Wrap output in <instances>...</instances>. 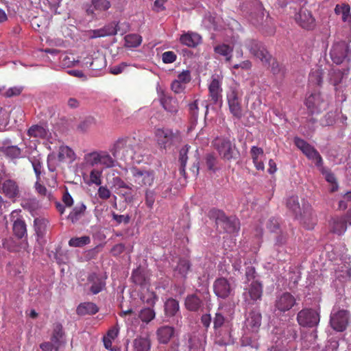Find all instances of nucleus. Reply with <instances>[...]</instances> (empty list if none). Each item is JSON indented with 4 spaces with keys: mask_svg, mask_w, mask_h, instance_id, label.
I'll list each match as a JSON object with an SVG mask.
<instances>
[{
    "mask_svg": "<svg viewBox=\"0 0 351 351\" xmlns=\"http://www.w3.org/2000/svg\"><path fill=\"white\" fill-rule=\"evenodd\" d=\"M91 3L94 8L99 11H106L111 6L108 0H91Z\"/></svg>",
    "mask_w": 351,
    "mask_h": 351,
    "instance_id": "bf43d9fd",
    "label": "nucleus"
},
{
    "mask_svg": "<svg viewBox=\"0 0 351 351\" xmlns=\"http://www.w3.org/2000/svg\"><path fill=\"white\" fill-rule=\"evenodd\" d=\"M306 106L311 114L319 113L327 107V102L319 93L310 95L306 99Z\"/></svg>",
    "mask_w": 351,
    "mask_h": 351,
    "instance_id": "2eb2a0df",
    "label": "nucleus"
},
{
    "mask_svg": "<svg viewBox=\"0 0 351 351\" xmlns=\"http://www.w3.org/2000/svg\"><path fill=\"white\" fill-rule=\"evenodd\" d=\"M217 161V156L213 153L207 154L205 156V162L207 168L213 172H215L217 169L216 167Z\"/></svg>",
    "mask_w": 351,
    "mask_h": 351,
    "instance_id": "13d9d810",
    "label": "nucleus"
},
{
    "mask_svg": "<svg viewBox=\"0 0 351 351\" xmlns=\"http://www.w3.org/2000/svg\"><path fill=\"white\" fill-rule=\"evenodd\" d=\"M156 313L152 308H145L139 313V317L143 322L148 323L155 317Z\"/></svg>",
    "mask_w": 351,
    "mask_h": 351,
    "instance_id": "4d7b16f0",
    "label": "nucleus"
},
{
    "mask_svg": "<svg viewBox=\"0 0 351 351\" xmlns=\"http://www.w3.org/2000/svg\"><path fill=\"white\" fill-rule=\"evenodd\" d=\"M149 277L150 274L148 271L138 267L133 271L131 278L134 284L144 289L147 288L150 285Z\"/></svg>",
    "mask_w": 351,
    "mask_h": 351,
    "instance_id": "4be33fe9",
    "label": "nucleus"
},
{
    "mask_svg": "<svg viewBox=\"0 0 351 351\" xmlns=\"http://www.w3.org/2000/svg\"><path fill=\"white\" fill-rule=\"evenodd\" d=\"M36 155L29 156V160L32 165L37 180H39L42 173V162L40 155L37 152H36Z\"/></svg>",
    "mask_w": 351,
    "mask_h": 351,
    "instance_id": "37998d69",
    "label": "nucleus"
},
{
    "mask_svg": "<svg viewBox=\"0 0 351 351\" xmlns=\"http://www.w3.org/2000/svg\"><path fill=\"white\" fill-rule=\"evenodd\" d=\"M262 295V283L258 280H253L250 284L245 285L243 293V298L246 304L252 305L258 300H261Z\"/></svg>",
    "mask_w": 351,
    "mask_h": 351,
    "instance_id": "1a4fd4ad",
    "label": "nucleus"
},
{
    "mask_svg": "<svg viewBox=\"0 0 351 351\" xmlns=\"http://www.w3.org/2000/svg\"><path fill=\"white\" fill-rule=\"evenodd\" d=\"M189 148H190V146L185 145L180 151L179 161H180V165H181V167H180V173H185V167H186L187 160H188L187 154H188Z\"/></svg>",
    "mask_w": 351,
    "mask_h": 351,
    "instance_id": "6e6d98bb",
    "label": "nucleus"
},
{
    "mask_svg": "<svg viewBox=\"0 0 351 351\" xmlns=\"http://www.w3.org/2000/svg\"><path fill=\"white\" fill-rule=\"evenodd\" d=\"M21 205L23 209L27 210L32 213L36 211L40 208L39 202L35 197L24 198L22 200Z\"/></svg>",
    "mask_w": 351,
    "mask_h": 351,
    "instance_id": "4c0bfd02",
    "label": "nucleus"
},
{
    "mask_svg": "<svg viewBox=\"0 0 351 351\" xmlns=\"http://www.w3.org/2000/svg\"><path fill=\"white\" fill-rule=\"evenodd\" d=\"M158 340L160 343H167L174 335V328L169 326L160 327L156 332Z\"/></svg>",
    "mask_w": 351,
    "mask_h": 351,
    "instance_id": "cd10ccee",
    "label": "nucleus"
},
{
    "mask_svg": "<svg viewBox=\"0 0 351 351\" xmlns=\"http://www.w3.org/2000/svg\"><path fill=\"white\" fill-rule=\"evenodd\" d=\"M12 230L14 234L18 239L26 238L27 236V226L24 220L13 223Z\"/></svg>",
    "mask_w": 351,
    "mask_h": 351,
    "instance_id": "ea45409f",
    "label": "nucleus"
},
{
    "mask_svg": "<svg viewBox=\"0 0 351 351\" xmlns=\"http://www.w3.org/2000/svg\"><path fill=\"white\" fill-rule=\"evenodd\" d=\"M322 78L323 72L319 68L313 69L309 74V82L315 85L320 86L322 83Z\"/></svg>",
    "mask_w": 351,
    "mask_h": 351,
    "instance_id": "5fc2aeb1",
    "label": "nucleus"
},
{
    "mask_svg": "<svg viewBox=\"0 0 351 351\" xmlns=\"http://www.w3.org/2000/svg\"><path fill=\"white\" fill-rule=\"evenodd\" d=\"M320 319L319 313L312 308L301 310L297 315L298 324L303 327L312 328L316 326Z\"/></svg>",
    "mask_w": 351,
    "mask_h": 351,
    "instance_id": "9b49d317",
    "label": "nucleus"
},
{
    "mask_svg": "<svg viewBox=\"0 0 351 351\" xmlns=\"http://www.w3.org/2000/svg\"><path fill=\"white\" fill-rule=\"evenodd\" d=\"M294 143L309 159L313 160L317 167H322V158L318 152L303 139L295 137Z\"/></svg>",
    "mask_w": 351,
    "mask_h": 351,
    "instance_id": "4468645a",
    "label": "nucleus"
},
{
    "mask_svg": "<svg viewBox=\"0 0 351 351\" xmlns=\"http://www.w3.org/2000/svg\"><path fill=\"white\" fill-rule=\"evenodd\" d=\"M236 285L232 279L223 277L217 278L213 283V291L218 298L227 299L234 295Z\"/></svg>",
    "mask_w": 351,
    "mask_h": 351,
    "instance_id": "0eeeda50",
    "label": "nucleus"
},
{
    "mask_svg": "<svg viewBox=\"0 0 351 351\" xmlns=\"http://www.w3.org/2000/svg\"><path fill=\"white\" fill-rule=\"evenodd\" d=\"M90 243V238L88 236L81 237H73L69 241V245L74 247H82Z\"/></svg>",
    "mask_w": 351,
    "mask_h": 351,
    "instance_id": "09e8293b",
    "label": "nucleus"
},
{
    "mask_svg": "<svg viewBox=\"0 0 351 351\" xmlns=\"http://www.w3.org/2000/svg\"><path fill=\"white\" fill-rule=\"evenodd\" d=\"M232 51H233V48L226 44H220V45H216L214 47V51L216 53H217L221 56H223L226 59V61L229 63H230V61L232 59Z\"/></svg>",
    "mask_w": 351,
    "mask_h": 351,
    "instance_id": "c9c22d12",
    "label": "nucleus"
},
{
    "mask_svg": "<svg viewBox=\"0 0 351 351\" xmlns=\"http://www.w3.org/2000/svg\"><path fill=\"white\" fill-rule=\"evenodd\" d=\"M49 221L44 217H36L34 221V230L39 237H43L46 232Z\"/></svg>",
    "mask_w": 351,
    "mask_h": 351,
    "instance_id": "72a5a7b5",
    "label": "nucleus"
},
{
    "mask_svg": "<svg viewBox=\"0 0 351 351\" xmlns=\"http://www.w3.org/2000/svg\"><path fill=\"white\" fill-rule=\"evenodd\" d=\"M190 268L189 262L187 260H180L176 269L174 275L181 278H185Z\"/></svg>",
    "mask_w": 351,
    "mask_h": 351,
    "instance_id": "c03bdc74",
    "label": "nucleus"
},
{
    "mask_svg": "<svg viewBox=\"0 0 351 351\" xmlns=\"http://www.w3.org/2000/svg\"><path fill=\"white\" fill-rule=\"evenodd\" d=\"M330 56L334 63L339 64L345 60H350L351 49L345 41H339L333 44Z\"/></svg>",
    "mask_w": 351,
    "mask_h": 351,
    "instance_id": "9d476101",
    "label": "nucleus"
},
{
    "mask_svg": "<svg viewBox=\"0 0 351 351\" xmlns=\"http://www.w3.org/2000/svg\"><path fill=\"white\" fill-rule=\"evenodd\" d=\"M60 62L64 67H71L74 66L78 61H75L72 56L64 53L60 55Z\"/></svg>",
    "mask_w": 351,
    "mask_h": 351,
    "instance_id": "052dcab7",
    "label": "nucleus"
},
{
    "mask_svg": "<svg viewBox=\"0 0 351 351\" xmlns=\"http://www.w3.org/2000/svg\"><path fill=\"white\" fill-rule=\"evenodd\" d=\"M335 13L337 15H341L342 21L348 23L351 29V12L350 7L347 3L337 4L335 8Z\"/></svg>",
    "mask_w": 351,
    "mask_h": 351,
    "instance_id": "bb28decb",
    "label": "nucleus"
},
{
    "mask_svg": "<svg viewBox=\"0 0 351 351\" xmlns=\"http://www.w3.org/2000/svg\"><path fill=\"white\" fill-rule=\"evenodd\" d=\"M133 346L135 351H148L150 349V340L148 337H138L134 340Z\"/></svg>",
    "mask_w": 351,
    "mask_h": 351,
    "instance_id": "e433bc0d",
    "label": "nucleus"
},
{
    "mask_svg": "<svg viewBox=\"0 0 351 351\" xmlns=\"http://www.w3.org/2000/svg\"><path fill=\"white\" fill-rule=\"evenodd\" d=\"M157 143L160 148L165 149L172 143L174 134L173 131L168 128H158L154 132Z\"/></svg>",
    "mask_w": 351,
    "mask_h": 351,
    "instance_id": "a211bd4d",
    "label": "nucleus"
},
{
    "mask_svg": "<svg viewBox=\"0 0 351 351\" xmlns=\"http://www.w3.org/2000/svg\"><path fill=\"white\" fill-rule=\"evenodd\" d=\"M245 45L252 55L259 59L263 64H269L271 56L261 43L252 39L246 40Z\"/></svg>",
    "mask_w": 351,
    "mask_h": 351,
    "instance_id": "f8f14e48",
    "label": "nucleus"
},
{
    "mask_svg": "<svg viewBox=\"0 0 351 351\" xmlns=\"http://www.w3.org/2000/svg\"><path fill=\"white\" fill-rule=\"evenodd\" d=\"M222 77L213 75L208 84V96L213 104H222Z\"/></svg>",
    "mask_w": 351,
    "mask_h": 351,
    "instance_id": "ddd939ff",
    "label": "nucleus"
},
{
    "mask_svg": "<svg viewBox=\"0 0 351 351\" xmlns=\"http://www.w3.org/2000/svg\"><path fill=\"white\" fill-rule=\"evenodd\" d=\"M101 171L97 169H93L90 173V182L96 185H101Z\"/></svg>",
    "mask_w": 351,
    "mask_h": 351,
    "instance_id": "e2e57ef3",
    "label": "nucleus"
},
{
    "mask_svg": "<svg viewBox=\"0 0 351 351\" xmlns=\"http://www.w3.org/2000/svg\"><path fill=\"white\" fill-rule=\"evenodd\" d=\"M248 332H249L246 330L245 335L242 337L241 345L243 346H250L251 348L257 349L258 344L256 341L255 333H252V335H250Z\"/></svg>",
    "mask_w": 351,
    "mask_h": 351,
    "instance_id": "49530a36",
    "label": "nucleus"
},
{
    "mask_svg": "<svg viewBox=\"0 0 351 351\" xmlns=\"http://www.w3.org/2000/svg\"><path fill=\"white\" fill-rule=\"evenodd\" d=\"M227 328V331L229 330V321L226 318L223 314L222 308H219L217 312L215 313V316L213 319V327L216 331V333H219V330L223 327Z\"/></svg>",
    "mask_w": 351,
    "mask_h": 351,
    "instance_id": "c85d7f7f",
    "label": "nucleus"
},
{
    "mask_svg": "<svg viewBox=\"0 0 351 351\" xmlns=\"http://www.w3.org/2000/svg\"><path fill=\"white\" fill-rule=\"evenodd\" d=\"M88 282L90 284V290L93 294H97L104 288L105 280L95 273L90 274L88 277Z\"/></svg>",
    "mask_w": 351,
    "mask_h": 351,
    "instance_id": "393cba45",
    "label": "nucleus"
},
{
    "mask_svg": "<svg viewBox=\"0 0 351 351\" xmlns=\"http://www.w3.org/2000/svg\"><path fill=\"white\" fill-rule=\"evenodd\" d=\"M330 228L332 232L341 235L347 230V226L342 217H335L330 222Z\"/></svg>",
    "mask_w": 351,
    "mask_h": 351,
    "instance_id": "7c9ffc66",
    "label": "nucleus"
},
{
    "mask_svg": "<svg viewBox=\"0 0 351 351\" xmlns=\"http://www.w3.org/2000/svg\"><path fill=\"white\" fill-rule=\"evenodd\" d=\"M287 206L293 212L295 218L300 219V221L304 224L306 223L304 218L311 216V205L303 199L301 206L298 196H291L288 198Z\"/></svg>",
    "mask_w": 351,
    "mask_h": 351,
    "instance_id": "423d86ee",
    "label": "nucleus"
},
{
    "mask_svg": "<svg viewBox=\"0 0 351 351\" xmlns=\"http://www.w3.org/2000/svg\"><path fill=\"white\" fill-rule=\"evenodd\" d=\"M121 26L119 23H112L102 29L94 32V37H104L106 36L115 35L120 32Z\"/></svg>",
    "mask_w": 351,
    "mask_h": 351,
    "instance_id": "c756f323",
    "label": "nucleus"
},
{
    "mask_svg": "<svg viewBox=\"0 0 351 351\" xmlns=\"http://www.w3.org/2000/svg\"><path fill=\"white\" fill-rule=\"evenodd\" d=\"M212 144L221 159L230 160L235 158L236 146L229 138L217 137Z\"/></svg>",
    "mask_w": 351,
    "mask_h": 351,
    "instance_id": "39448f33",
    "label": "nucleus"
},
{
    "mask_svg": "<svg viewBox=\"0 0 351 351\" xmlns=\"http://www.w3.org/2000/svg\"><path fill=\"white\" fill-rule=\"evenodd\" d=\"M184 305L190 311H197L202 307V302L197 295L192 294L186 298Z\"/></svg>",
    "mask_w": 351,
    "mask_h": 351,
    "instance_id": "473e14b6",
    "label": "nucleus"
},
{
    "mask_svg": "<svg viewBox=\"0 0 351 351\" xmlns=\"http://www.w3.org/2000/svg\"><path fill=\"white\" fill-rule=\"evenodd\" d=\"M140 298L144 304L151 306H154L158 300L156 294L154 291H150L148 287L146 291L141 293Z\"/></svg>",
    "mask_w": 351,
    "mask_h": 351,
    "instance_id": "a19ab883",
    "label": "nucleus"
},
{
    "mask_svg": "<svg viewBox=\"0 0 351 351\" xmlns=\"http://www.w3.org/2000/svg\"><path fill=\"white\" fill-rule=\"evenodd\" d=\"M177 59V56L175 52L167 51L162 54V62L165 64H170L174 62Z\"/></svg>",
    "mask_w": 351,
    "mask_h": 351,
    "instance_id": "0e129e2a",
    "label": "nucleus"
},
{
    "mask_svg": "<svg viewBox=\"0 0 351 351\" xmlns=\"http://www.w3.org/2000/svg\"><path fill=\"white\" fill-rule=\"evenodd\" d=\"M99 154L100 152H91L86 154L84 160L86 162L91 166L99 165Z\"/></svg>",
    "mask_w": 351,
    "mask_h": 351,
    "instance_id": "680f3d73",
    "label": "nucleus"
},
{
    "mask_svg": "<svg viewBox=\"0 0 351 351\" xmlns=\"http://www.w3.org/2000/svg\"><path fill=\"white\" fill-rule=\"evenodd\" d=\"M0 188L2 193L10 199L15 198L19 195V188L17 183L14 180H1Z\"/></svg>",
    "mask_w": 351,
    "mask_h": 351,
    "instance_id": "412c9836",
    "label": "nucleus"
},
{
    "mask_svg": "<svg viewBox=\"0 0 351 351\" xmlns=\"http://www.w3.org/2000/svg\"><path fill=\"white\" fill-rule=\"evenodd\" d=\"M261 314L258 311H252L247 315L245 328L249 332L256 333L261 324Z\"/></svg>",
    "mask_w": 351,
    "mask_h": 351,
    "instance_id": "aec40b11",
    "label": "nucleus"
},
{
    "mask_svg": "<svg viewBox=\"0 0 351 351\" xmlns=\"http://www.w3.org/2000/svg\"><path fill=\"white\" fill-rule=\"evenodd\" d=\"M296 22L304 29H311L315 27V19L306 8H301L295 14Z\"/></svg>",
    "mask_w": 351,
    "mask_h": 351,
    "instance_id": "6ab92c4d",
    "label": "nucleus"
},
{
    "mask_svg": "<svg viewBox=\"0 0 351 351\" xmlns=\"http://www.w3.org/2000/svg\"><path fill=\"white\" fill-rule=\"evenodd\" d=\"M5 156L11 158H18L21 156V150L16 145L3 146L0 149Z\"/></svg>",
    "mask_w": 351,
    "mask_h": 351,
    "instance_id": "a18cd8bd",
    "label": "nucleus"
},
{
    "mask_svg": "<svg viewBox=\"0 0 351 351\" xmlns=\"http://www.w3.org/2000/svg\"><path fill=\"white\" fill-rule=\"evenodd\" d=\"M180 40L182 44L187 47H195L201 43L202 37L197 33L189 32L182 34Z\"/></svg>",
    "mask_w": 351,
    "mask_h": 351,
    "instance_id": "a878e982",
    "label": "nucleus"
},
{
    "mask_svg": "<svg viewBox=\"0 0 351 351\" xmlns=\"http://www.w3.org/2000/svg\"><path fill=\"white\" fill-rule=\"evenodd\" d=\"M274 335L272 341L274 343L269 348V351H294L296 348L295 339L296 333L293 328H288L287 335L285 331L276 328L274 332Z\"/></svg>",
    "mask_w": 351,
    "mask_h": 351,
    "instance_id": "f257e3e1",
    "label": "nucleus"
},
{
    "mask_svg": "<svg viewBox=\"0 0 351 351\" xmlns=\"http://www.w3.org/2000/svg\"><path fill=\"white\" fill-rule=\"evenodd\" d=\"M208 217L215 219L216 225L221 226L226 232L234 234L240 228V223L235 217H227L224 213L220 210L213 208L209 211Z\"/></svg>",
    "mask_w": 351,
    "mask_h": 351,
    "instance_id": "7ed1b4c3",
    "label": "nucleus"
},
{
    "mask_svg": "<svg viewBox=\"0 0 351 351\" xmlns=\"http://www.w3.org/2000/svg\"><path fill=\"white\" fill-rule=\"evenodd\" d=\"M160 102L166 111L171 113L178 111V103L175 99L164 96L160 99Z\"/></svg>",
    "mask_w": 351,
    "mask_h": 351,
    "instance_id": "58836bf2",
    "label": "nucleus"
},
{
    "mask_svg": "<svg viewBox=\"0 0 351 351\" xmlns=\"http://www.w3.org/2000/svg\"><path fill=\"white\" fill-rule=\"evenodd\" d=\"M295 304V297L290 293L285 292L276 297L275 308L276 311L285 313L289 311Z\"/></svg>",
    "mask_w": 351,
    "mask_h": 351,
    "instance_id": "f3484780",
    "label": "nucleus"
},
{
    "mask_svg": "<svg viewBox=\"0 0 351 351\" xmlns=\"http://www.w3.org/2000/svg\"><path fill=\"white\" fill-rule=\"evenodd\" d=\"M28 135L36 138H44L47 136V130L43 126L33 125L27 131Z\"/></svg>",
    "mask_w": 351,
    "mask_h": 351,
    "instance_id": "de8ad7c7",
    "label": "nucleus"
},
{
    "mask_svg": "<svg viewBox=\"0 0 351 351\" xmlns=\"http://www.w3.org/2000/svg\"><path fill=\"white\" fill-rule=\"evenodd\" d=\"M95 119L93 117H86L84 121H82L80 125H79V128L82 130V131H86V130H88L90 127H91L92 125H93L95 124Z\"/></svg>",
    "mask_w": 351,
    "mask_h": 351,
    "instance_id": "774afa93",
    "label": "nucleus"
},
{
    "mask_svg": "<svg viewBox=\"0 0 351 351\" xmlns=\"http://www.w3.org/2000/svg\"><path fill=\"white\" fill-rule=\"evenodd\" d=\"M50 341L53 345V350L55 351H59L61 348L64 347L65 344V339L61 324H54Z\"/></svg>",
    "mask_w": 351,
    "mask_h": 351,
    "instance_id": "5701e85b",
    "label": "nucleus"
},
{
    "mask_svg": "<svg viewBox=\"0 0 351 351\" xmlns=\"http://www.w3.org/2000/svg\"><path fill=\"white\" fill-rule=\"evenodd\" d=\"M176 80L186 86L191 80V72L189 70L182 71L178 75Z\"/></svg>",
    "mask_w": 351,
    "mask_h": 351,
    "instance_id": "69168bd1",
    "label": "nucleus"
},
{
    "mask_svg": "<svg viewBox=\"0 0 351 351\" xmlns=\"http://www.w3.org/2000/svg\"><path fill=\"white\" fill-rule=\"evenodd\" d=\"M84 64L93 71H99L106 66V60L104 54L97 53L93 58H86Z\"/></svg>",
    "mask_w": 351,
    "mask_h": 351,
    "instance_id": "b1692460",
    "label": "nucleus"
},
{
    "mask_svg": "<svg viewBox=\"0 0 351 351\" xmlns=\"http://www.w3.org/2000/svg\"><path fill=\"white\" fill-rule=\"evenodd\" d=\"M116 160L106 152H100L99 165L106 168L112 167L115 165Z\"/></svg>",
    "mask_w": 351,
    "mask_h": 351,
    "instance_id": "864d4df0",
    "label": "nucleus"
},
{
    "mask_svg": "<svg viewBox=\"0 0 351 351\" xmlns=\"http://www.w3.org/2000/svg\"><path fill=\"white\" fill-rule=\"evenodd\" d=\"M125 42L128 47H136L141 44L142 38L138 34H132L125 36Z\"/></svg>",
    "mask_w": 351,
    "mask_h": 351,
    "instance_id": "603ef678",
    "label": "nucleus"
},
{
    "mask_svg": "<svg viewBox=\"0 0 351 351\" xmlns=\"http://www.w3.org/2000/svg\"><path fill=\"white\" fill-rule=\"evenodd\" d=\"M348 323V313L344 310L331 313L330 324L332 328L338 332L343 331Z\"/></svg>",
    "mask_w": 351,
    "mask_h": 351,
    "instance_id": "dca6fc26",
    "label": "nucleus"
},
{
    "mask_svg": "<svg viewBox=\"0 0 351 351\" xmlns=\"http://www.w3.org/2000/svg\"><path fill=\"white\" fill-rule=\"evenodd\" d=\"M243 91L237 83L232 84L226 92V99L230 112L233 117L237 119H240L243 116Z\"/></svg>",
    "mask_w": 351,
    "mask_h": 351,
    "instance_id": "f03ea898",
    "label": "nucleus"
},
{
    "mask_svg": "<svg viewBox=\"0 0 351 351\" xmlns=\"http://www.w3.org/2000/svg\"><path fill=\"white\" fill-rule=\"evenodd\" d=\"M130 180L138 187H151L155 180V173L152 170L132 167L130 169Z\"/></svg>",
    "mask_w": 351,
    "mask_h": 351,
    "instance_id": "20e7f679",
    "label": "nucleus"
},
{
    "mask_svg": "<svg viewBox=\"0 0 351 351\" xmlns=\"http://www.w3.org/2000/svg\"><path fill=\"white\" fill-rule=\"evenodd\" d=\"M252 160H256L264 156L263 149L256 146H252L250 150Z\"/></svg>",
    "mask_w": 351,
    "mask_h": 351,
    "instance_id": "338daca9",
    "label": "nucleus"
},
{
    "mask_svg": "<svg viewBox=\"0 0 351 351\" xmlns=\"http://www.w3.org/2000/svg\"><path fill=\"white\" fill-rule=\"evenodd\" d=\"M77 313L80 315H94L99 311L97 305L93 302L81 303L77 308Z\"/></svg>",
    "mask_w": 351,
    "mask_h": 351,
    "instance_id": "2f4dec72",
    "label": "nucleus"
},
{
    "mask_svg": "<svg viewBox=\"0 0 351 351\" xmlns=\"http://www.w3.org/2000/svg\"><path fill=\"white\" fill-rule=\"evenodd\" d=\"M86 208V207L84 204H81L80 206H75L69 215V219L72 221V223H75L81 217Z\"/></svg>",
    "mask_w": 351,
    "mask_h": 351,
    "instance_id": "3c124183",
    "label": "nucleus"
},
{
    "mask_svg": "<svg viewBox=\"0 0 351 351\" xmlns=\"http://www.w3.org/2000/svg\"><path fill=\"white\" fill-rule=\"evenodd\" d=\"M344 73L339 69H332L329 73L330 82L336 88L339 85L343 77Z\"/></svg>",
    "mask_w": 351,
    "mask_h": 351,
    "instance_id": "8fccbe9b",
    "label": "nucleus"
},
{
    "mask_svg": "<svg viewBox=\"0 0 351 351\" xmlns=\"http://www.w3.org/2000/svg\"><path fill=\"white\" fill-rule=\"evenodd\" d=\"M179 309V302L176 299L169 298L165 302V313L168 317L175 316Z\"/></svg>",
    "mask_w": 351,
    "mask_h": 351,
    "instance_id": "f704fd0d",
    "label": "nucleus"
},
{
    "mask_svg": "<svg viewBox=\"0 0 351 351\" xmlns=\"http://www.w3.org/2000/svg\"><path fill=\"white\" fill-rule=\"evenodd\" d=\"M58 158L60 161L69 160L73 162L75 159V154L69 147L61 146L59 149Z\"/></svg>",
    "mask_w": 351,
    "mask_h": 351,
    "instance_id": "79ce46f5",
    "label": "nucleus"
},
{
    "mask_svg": "<svg viewBox=\"0 0 351 351\" xmlns=\"http://www.w3.org/2000/svg\"><path fill=\"white\" fill-rule=\"evenodd\" d=\"M114 158L123 160H132L134 156V150L128 139H119L110 149Z\"/></svg>",
    "mask_w": 351,
    "mask_h": 351,
    "instance_id": "6e6552de",
    "label": "nucleus"
}]
</instances>
